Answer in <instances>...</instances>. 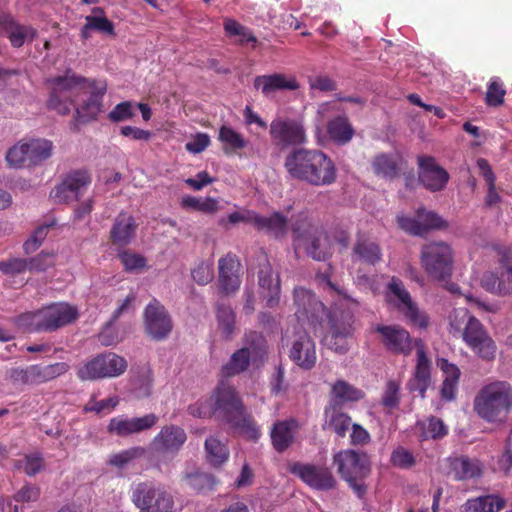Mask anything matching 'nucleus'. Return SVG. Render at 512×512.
Listing matches in <instances>:
<instances>
[{"label": "nucleus", "mask_w": 512, "mask_h": 512, "mask_svg": "<svg viewBox=\"0 0 512 512\" xmlns=\"http://www.w3.org/2000/svg\"><path fill=\"white\" fill-rule=\"evenodd\" d=\"M500 271L485 273L481 279L482 287L489 292L506 296L512 295V255L509 250L500 252Z\"/></svg>", "instance_id": "obj_14"}, {"label": "nucleus", "mask_w": 512, "mask_h": 512, "mask_svg": "<svg viewBox=\"0 0 512 512\" xmlns=\"http://www.w3.org/2000/svg\"><path fill=\"white\" fill-rule=\"evenodd\" d=\"M252 356L249 348H241L235 351L230 360L223 365L222 374L229 377L245 371L250 365Z\"/></svg>", "instance_id": "obj_42"}, {"label": "nucleus", "mask_w": 512, "mask_h": 512, "mask_svg": "<svg viewBox=\"0 0 512 512\" xmlns=\"http://www.w3.org/2000/svg\"><path fill=\"white\" fill-rule=\"evenodd\" d=\"M477 167L480 170L481 175L487 183L488 191L485 197V204L489 207L498 204L501 200L495 186L496 177L489 162L484 158L477 160Z\"/></svg>", "instance_id": "obj_40"}, {"label": "nucleus", "mask_w": 512, "mask_h": 512, "mask_svg": "<svg viewBox=\"0 0 512 512\" xmlns=\"http://www.w3.org/2000/svg\"><path fill=\"white\" fill-rule=\"evenodd\" d=\"M144 325L146 333L154 340L166 339L172 331V319L166 308L153 299L145 308Z\"/></svg>", "instance_id": "obj_13"}, {"label": "nucleus", "mask_w": 512, "mask_h": 512, "mask_svg": "<svg viewBox=\"0 0 512 512\" xmlns=\"http://www.w3.org/2000/svg\"><path fill=\"white\" fill-rule=\"evenodd\" d=\"M373 169L377 175L390 179L396 177L399 173V166L396 158L387 154H380L375 157L373 161Z\"/></svg>", "instance_id": "obj_50"}, {"label": "nucleus", "mask_w": 512, "mask_h": 512, "mask_svg": "<svg viewBox=\"0 0 512 512\" xmlns=\"http://www.w3.org/2000/svg\"><path fill=\"white\" fill-rule=\"evenodd\" d=\"M374 332L379 335V341L384 348L393 354L409 356L415 347V339L400 325L378 324Z\"/></svg>", "instance_id": "obj_12"}, {"label": "nucleus", "mask_w": 512, "mask_h": 512, "mask_svg": "<svg viewBox=\"0 0 512 512\" xmlns=\"http://www.w3.org/2000/svg\"><path fill=\"white\" fill-rule=\"evenodd\" d=\"M35 366L38 385L56 379L67 373L70 369V366L65 362H56L45 366L35 364Z\"/></svg>", "instance_id": "obj_49"}, {"label": "nucleus", "mask_w": 512, "mask_h": 512, "mask_svg": "<svg viewBox=\"0 0 512 512\" xmlns=\"http://www.w3.org/2000/svg\"><path fill=\"white\" fill-rule=\"evenodd\" d=\"M118 257L128 272H135L143 269L146 266V258L138 253L131 251H123L118 254Z\"/></svg>", "instance_id": "obj_62"}, {"label": "nucleus", "mask_w": 512, "mask_h": 512, "mask_svg": "<svg viewBox=\"0 0 512 512\" xmlns=\"http://www.w3.org/2000/svg\"><path fill=\"white\" fill-rule=\"evenodd\" d=\"M218 327L224 338H231L235 329V314L230 306L219 304L217 306Z\"/></svg>", "instance_id": "obj_52"}, {"label": "nucleus", "mask_w": 512, "mask_h": 512, "mask_svg": "<svg viewBox=\"0 0 512 512\" xmlns=\"http://www.w3.org/2000/svg\"><path fill=\"white\" fill-rule=\"evenodd\" d=\"M397 223L400 229L413 236H423L429 230L442 229L447 223L434 211L419 208L414 218L397 216Z\"/></svg>", "instance_id": "obj_15"}, {"label": "nucleus", "mask_w": 512, "mask_h": 512, "mask_svg": "<svg viewBox=\"0 0 512 512\" xmlns=\"http://www.w3.org/2000/svg\"><path fill=\"white\" fill-rule=\"evenodd\" d=\"M235 267L236 261L231 255H227L219 260L220 288L226 294L235 292L240 286V279L236 274Z\"/></svg>", "instance_id": "obj_30"}, {"label": "nucleus", "mask_w": 512, "mask_h": 512, "mask_svg": "<svg viewBox=\"0 0 512 512\" xmlns=\"http://www.w3.org/2000/svg\"><path fill=\"white\" fill-rule=\"evenodd\" d=\"M418 438L420 441L429 439H441L448 434V427L443 421L435 416H431L424 421L417 422Z\"/></svg>", "instance_id": "obj_34"}, {"label": "nucleus", "mask_w": 512, "mask_h": 512, "mask_svg": "<svg viewBox=\"0 0 512 512\" xmlns=\"http://www.w3.org/2000/svg\"><path fill=\"white\" fill-rule=\"evenodd\" d=\"M390 462L394 467L410 469L416 464V459L412 452L402 446H399L392 451Z\"/></svg>", "instance_id": "obj_60"}, {"label": "nucleus", "mask_w": 512, "mask_h": 512, "mask_svg": "<svg viewBox=\"0 0 512 512\" xmlns=\"http://www.w3.org/2000/svg\"><path fill=\"white\" fill-rule=\"evenodd\" d=\"M158 422V416L149 413L141 417L129 418L124 415L113 417L107 426L110 434L127 437L151 429Z\"/></svg>", "instance_id": "obj_18"}, {"label": "nucleus", "mask_w": 512, "mask_h": 512, "mask_svg": "<svg viewBox=\"0 0 512 512\" xmlns=\"http://www.w3.org/2000/svg\"><path fill=\"white\" fill-rule=\"evenodd\" d=\"M422 268L431 278L444 281L451 277L454 266V253L450 245L443 241L430 242L421 249Z\"/></svg>", "instance_id": "obj_8"}, {"label": "nucleus", "mask_w": 512, "mask_h": 512, "mask_svg": "<svg viewBox=\"0 0 512 512\" xmlns=\"http://www.w3.org/2000/svg\"><path fill=\"white\" fill-rule=\"evenodd\" d=\"M351 400L352 390L350 385L343 380H338L332 386L329 405L326 408L343 409Z\"/></svg>", "instance_id": "obj_45"}, {"label": "nucleus", "mask_w": 512, "mask_h": 512, "mask_svg": "<svg viewBox=\"0 0 512 512\" xmlns=\"http://www.w3.org/2000/svg\"><path fill=\"white\" fill-rule=\"evenodd\" d=\"M289 358L300 368L310 370L316 363L315 344L306 332H300L292 342Z\"/></svg>", "instance_id": "obj_24"}, {"label": "nucleus", "mask_w": 512, "mask_h": 512, "mask_svg": "<svg viewBox=\"0 0 512 512\" xmlns=\"http://www.w3.org/2000/svg\"><path fill=\"white\" fill-rule=\"evenodd\" d=\"M91 15L85 17V21L89 23V27L94 31L100 33L115 36L114 24L104 16V12L101 8L96 7L92 10Z\"/></svg>", "instance_id": "obj_51"}, {"label": "nucleus", "mask_w": 512, "mask_h": 512, "mask_svg": "<svg viewBox=\"0 0 512 512\" xmlns=\"http://www.w3.org/2000/svg\"><path fill=\"white\" fill-rule=\"evenodd\" d=\"M371 461L368 454L354 450V492L359 498H363L367 491V486L363 483H357L356 480L364 479L370 475Z\"/></svg>", "instance_id": "obj_35"}, {"label": "nucleus", "mask_w": 512, "mask_h": 512, "mask_svg": "<svg viewBox=\"0 0 512 512\" xmlns=\"http://www.w3.org/2000/svg\"><path fill=\"white\" fill-rule=\"evenodd\" d=\"M54 253L42 251L35 257L27 259V269L30 272H44L55 263Z\"/></svg>", "instance_id": "obj_61"}, {"label": "nucleus", "mask_w": 512, "mask_h": 512, "mask_svg": "<svg viewBox=\"0 0 512 512\" xmlns=\"http://www.w3.org/2000/svg\"><path fill=\"white\" fill-rule=\"evenodd\" d=\"M272 143L279 149L301 146L307 143V134L302 119L276 117L270 123Z\"/></svg>", "instance_id": "obj_10"}, {"label": "nucleus", "mask_w": 512, "mask_h": 512, "mask_svg": "<svg viewBox=\"0 0 512 512\" xmlns=\"http://www.w3.org/2000/svg\"><path fill=\"white\" fill-rule=\"evenodd\" d=\"M333 465L349 486H352V449L336 453L333 457Z\"/></svg>", "instance_id": "obj_53"}, {"label": "nucleus", "mask_w": 512, "mask_h": 512, "mask_svg": "<svg viewBox=\"0 0 512 512\" xmlns=\"http://www.w3.org/2000/svg\"><path fill=\"white\" fill-rule=\"evenodd\" d=\"M297 422L294 419L278 421L271 430V439L278 452L285 451L293 442Z\"/></svg>", "instance_id": "obj_31"}, {"label": "nucleus", "mask_w": 512, "mask_h": 512, "mask_svg": "<svg viewBox=\"0 0 512 512\" xmlns=\"http://www.w3.org/2000/svg\"><path fill=\"white\" fill-rule=\"evenodd\" d=\"M131 498L140 512H176L171 493L154 482L146 481L134 485Z\"/></svg>", "instance_id": "obj_9"}, {"label": "nucleus", "mask_w": 512, "mask_h": 512, "mask_svg": "<svg viewBox=\"0 0 512 512\" xmlns=\"http://www.w3.org/2000/svg\"><path fill=\"white\" fill-rule=\"evenodd\" d=\"M105 358V376L106 378H115L122 375L127 369V361L120 355L113 352L104 353Z\"/></svg>", "instance_id": "obj_56"}, {"label": "nucleus", "mask_w": 512, "mask_h": 512, "mask_svg": "<svg viewBox=\"0 0 512 512\" xmlns=\"http://www.w3.org/2000/svg\"><path fill=\"white\" fill-rule=\"evenodd\" d=\"M254 87L257 90H261L263 95L266 97H270L276 91L297 90L299 88V84L293 77H287L284 74L274 73L270 75H261L255 77Z\"/></svg>", "instance_id": "obj_26"}, {"label": "nucleus", "mask_w": 512, "mask_h": 512, "mask_svg": "<svg viewBox=\"0 0 512 512\" xmlns=\"http://www.w3.org/2000/svg\"><path fill=\"white\" fill-rule=\"evenodd\" d=\"M512 410V385L494 381L481 388L474 399V411L488 422L504 420Z\"/></svg>", "instance_id": "obj_5"}, {"label": "nucleus", "mask_w": 512, "mask_h": 512, "mask_svg": "<svg viewBox=\"0 0 512 512\" xmlns=\"http://www.w3.org/2000/svg\"><path fill=\"white\" fill-rule=\"evenodd\" d=\"M41 310L43 332H54L73 323L79 316L75 306L59 302L45 306Z\"/></svg>", "instance_id": "obj_16"}, {"label": "nucleus", "mask_w": 512, "mask_h": 512, "mask_svg": "<svg viewBox=\"0 0 512 512\" xmlns=\"http://www.w3.org/2000/svg\"><path fill=\"white\" fill-rule=\"evenodd\" d=\"M6 161L13 168L29 167L25 143H19L10 148L6 154Z\"/></svg>", "instance_id": "obj_59"}, {"label": "nucleus", "mask_w": 512, "mask_h": 512, "mask_svg": "<svg viewBox=\"0 0 512 512\" xmlns=\"http://www.w3.org/2000/svg\"><path fill=\"white\" fill-rule=\"evenodd\" d=\"M28 165H38L52 155L53 145L45 139H36L25 143Z\"/></svg>", "instance_id": "obj_39"}, {"label": "nucleus", "mask_w": 512, "mask_h": 512, "mask_svg": "<svg viewBox=\"0 0 512 512\" xmlns=\"http://www.w3.org/2000/svg\"><path fill=\"white\" fill-rule=\"evenodd\" d=\"M293 245L295 253L304 249L306 254L316 261H326L331 256L328 236L306 221L293 225Z\"/></svg>", "instance_id": "obj_7"}, {"label": "nucleus", "mask_w": 512, "mask_h": 512, "mask_svg": "<svg viewBox=\"0 0 512 512\" xmlns=\"http://www.w3.org/2000/svg\"><path fill=\"white\" fill-rule=\"evenodd\" d=\"M295 315L299 321L319 320L326 315L324 304L317 299L315 294L304 287H296L293 291Z\"/></svg>", "instance_id": "obj_19"}, {"label": "nucleus", "mask_w": 512, "mask_h": 512, "mask_svg": "<svg viewBox=\"0 0 512 512\" xmlns=\"http://www.w3.org/2000/svg\"><path fill=\"white\" fill-rule=\"evenodd\" d=\"M135 116L134 105L130 101L118 103L108 114L111 122L117 123L129 120Z\"/></svg>", "instance_id": "obj_63"}, {"label": "nucleus", "mask_w": 512, "mask_h": 512, "mask_svg": "<svg viewBox=\"0 0 512 512\" xmlns=\"http://www.w3.org/2000/svg\"><path fill=\"white\" fill-rule=\"evenodd\" d=\"M15 324L25 332H43L41 329V310L38 309L36 311H29L18 315L15 318Z\"/></svg>", "instance_id": "obj_54"}, {"label": "nucleus", "mask_w": 512, "mask_h": 512, "mask_svg": "<svg viewBox=\"0 0 512 512\" xmlns=\"http://www.w3.org/2000/svg\"><path fill=\"white\" fill-rule=\"evenodd\" d=\"M207 461L213 466H220L229 458V449L226 444L215 436H210L205 441Z\"/></svg>", "instance_id": "obj_41"}, {"label": "nucleus", "mask_w": 512, "mask_h": 512, "mask_svg": "<svg viewBox=\"0 0 512 512\" xmlns=\"http://www.w3.org/2000/svg\"><path fill=\"white\" fill-rule=\"evenodd\" d=\"M284 167L291 178L313 186H327L336 180L334 162L318 149H293L285 157Z\"/></svg>", "instance_id": "obj_3"}, {"label": "nucleus", "mask_w": 512, "mask_h": 512, "mask_svg": "<svg viewBox=\"0 0 512 512\" xmlns=\"http://www.w3.org/2000/svg\"><path fill=\"white\" fill-rule=\"evenodd\" d=\"M211 401L213 402L212 408L206 401H200L189 406V413L199 418H206L214 414L232 428L244 431L251 438H258L259 430L232 386L221 383L211 396Z\"/></svg>", "instance_id": "obj_2"}, {"label": "nucleus", "mask_w": 512, "mask_h": 512, "mask_svg": "<svg viewBox=\"0 0 512 512\" xmlns=\"http://www.w3.org/2000/svg\"><path fill=\"white\" fill-rule=\"evenodd\" d=\"M291 472L308 486L317 490H329L335 484L331 472L326 467L295 463Z\"/></svg>", "instance_id": "obj_21"}, {"label": "nucleus", "mask_w": 512, "mask_h": 512, "mask_svg": "<svg viewBox=\"0 0 512 512\" xmlns=\"http://www.w3.org/2000/svg\"><path fill=\"white\" fill-rule=\"evenodd\" d=\"M5 378L16 387L38 385L35 364L9 368L5 372Z\"/></svg>", "instance_id": "obj_36"}, {"label": "nucleus", "mask_w": 512, "mask_h": 512, "mask_svg": "<svg viewBox=\"0 0 512 512\" xmlns=\"http://www.w3.org/2000/svg\"><path fill=\"white\" fill-rule=\"evenodd\" d=\"M400 313L404 316L406 322L412 327L425 330L430 325L429 315L424 310H421L415 302L404 307Z\"/></svg>", "instance_id": "obj_46"}, {"label": "nucleus", "mask_w": 512, "mask_h": 512, "mask_svg": "<svg viewBox=\"0 0 512 512\" xmlns=\"http://www.w3.org/2000/svg\"><path fill=\"white\" fill-rule=\"evenodd\" d=\"M505 501L495 495H486L468 499L462 505V512H496L503 509Z\"/></svg>", "instance_id": "obj_32"}, {"label": "nucleus", "mask_w": 512, "mask_h": 512, "mask_svg": "<svg viewBox=\"0 0 512 512\" xmlns=\"http://www.w3.org/2000/svg\"><path fill=\"white\" fill-rule=\"evenodd\" d=\"M450 326L455 331H462L464 342L477 356L487 361L495 358V342L482 323L470 315L467 309H455L450 315Z\"/></svg>", "instance_id": "obj_4"}, {"label": "nucleus", "mask_w": 512, "mask_h": 512, "mask_svg": "<svg viewBox=\"0 0 512 512\" xmlns=\"http://www.w3.org/2000/svg\"><path fill=\"white\" fill-rule=\"evenodd\" d=\"M90 183L91 177L86 170L72 171L55 188V198L64 202L77 200L87 190Z\"/></svg>", "instance_id": "obj_22"}, {"label": "nucleus", "mask_w": 512, "mask_h": 512, "mask_svg": "<svg viewBox=\"0 0 512 512\" xmlns=\"http://www.w3.org/2000/svg\"><path fill=\"white\" fill-rule=\"evenodd\" d=\"M343 409L325 408L326 425L331 428L338 437H344L351 423V418Z\"/></svg>", "instance_id": "obj_44"}, {"label": "nucleus", "mask_w": 512, "mask_h": 512, "mask_svg": "<svg viewBox=\"0 0 512 512\" xmlns=\"http://www.w3.org/2000/svg\"><path fill=\"white\" fill-rule=\"evenodd\" d=\"M145 453L146 450L143 447H131L129 449L111 455L108 459V464L117 468H124L128 464H130L134 459L143 457Z\"/></svg>", "instance_id": "obj_55"}, {"label": "nucleus", "mask_w": 512, "mask_h": 512, "mask_svg": "<svg viewBox=\"0 0 512 512\" xmlns=\"http://www.w3.org/2000/svg\"><path fill=\"white\" fill-rule=\"evenodd\" d=\"M447 475L456 481H464L481 475V464L477 459L464 455H453L447 458Z\"/></svg>", "instance_id": "obj_25"}, {"label": "nucleus", "mask_w": 512, "mask_h": 512, "mask_svg": "<svg viewBox=\"0 0 512 512\" xmlns=\"http://www.w3.org/2000/svg\"><path fill=\"white\" fill-rule=\"evenodd\" d=\"M437 365L445 374L440 389L441 398L445 401H452L456 397L461 372L455 364L444 358L438 359Z\"/></svg>", "instance_id": "obj_29"}, {"label": "nucleus", "mask_w": 512, "mask_h": 512, "mask_svg": "<svg viewBox=\"0 0 512 512\" xmlns=\"http://www.w3.org/2000/svg\"><path fill=\"white\" fill-rule=\"evenodd\" d=\"M388 295L396 298L394 306L400 312L404 307L414 302L404 283L399 278L393 276L387 285Z\"/></svg>", "instance_id": "obj_48"}, {"label": "nucleus", "mask_w": 512, "mask_h": 512, "mask_svg": "<svg viewBox=\"0 0 512 512\" xmlns=\"http://www.w3.org/2000/svg\"><path fill=\"white\" fill-rule=\"evenodd\" d=\"M418 181L430 192L443 191L449 180V172L442 167L433 156H417Z\"/></svg>", "instance_id": "obj_11"}, {"label": "nucleus", "mask_w": 512, "mask_h": 512, "mask_svg": "<svg viewBox=\"0 0 512 512\" xmlns=\"http://www.w3.org/2000/svg\"><path fill=\"white\" fill-rule=\"evenodd\" d=\"M253 220L254 227L257 230L276 239L284 237L287 233V218L279 212H274L270 216H262L256 213Z\"/></svg>", "instance_id": "obj_27"}, {"label": "nucleus", "mask_w": 512, "mask_h": 512, "mask_svg": "<svg viewBox=\"0 0 512 512\" xmlns=\"http://www.w3.org/2000/svg\"><path fill=\"white\" fill-rule=\"evenodd\" d=\"M136 227L133 216L120 213L110 231L111 241L118 246L128 245L135 235Z\"/></svg>", "instance_id": "obj_28"}, {"label": "nucleus", "mask_w": 512, "mask_h": 512, "mask_svg": "<svg viewBox=\"0 0 512 512\" xmlns=\"http://www.w3.org/2000/svg\"><path fill=\"white\" fill-rule=\"evenodd\" d=\"M400 404V384L396 380H389L384 388L381 405L389 410L399 407Z\"/></svg>", "instance_id": "obj_58"}, {"label": "nucleus", "mask_w": 512, "mask_h": 512, "mask_svg": "<svg viewBox=\"0 0 512 512\" xmlns=\"http://www.w3.org/2000/svg\"><path fill=\"white\" fill-rule=\"evenodd\" d=\"M329 138L338 145L348 143L352 138V127L346 116L338 115L327 124Z\"/></svg>", "instance_id": "obj_33"}, {"label": "nucleus", "mask_w": 512, "mask_h": 512, "mask_svg": "<svg viewBox=\"0 0 512 512\" xmlns=\"http://www.w3.org/2000/svg\"><path fill=\"white\" fill-rule=\"evenodd\" d=\"M104 353L86 361L77 370V377L82 381H93L106 378Z\"/></svg>", "instance_id": "obj_37"}, {"label": "nucleus", "mask_w": 512, "mask_h": 512, "mask_svg": "<svg viewBox=\"0 0 512 512\" xmlns=\"http://www.w3.org/2000/svg\"><path fill=\"white\" fill-rule=\"evenodd\" d=\"M506 90L498 77L491 78L485 96V102L490 107H498L504 103Z\"/></svg>", "instance_id": "obj_57"}, {"label": "nucleus", "mask_w": 512, "mask_h": 512, "mask_svg": "<svg viewBox=\"0 0 512 512\" xmlns=\"http://www.w3.org/2000/svg\"><path fill=\"white\" fill-rule=\"evenodd\" d=\"M245 341V348H249L252 355L261 356L266 352V339L261 333L249 331L245 334Z\"/></svg>", "instance_id": "obj_64"}, {"label": "nucleus", "mask_w": 512, "mask_h": 512, "mask_svg": "<svg viewBox=\"0 0 512 512\" xmlns=\"http://www.w3.org/2000/svg\"><path fill=\"white\" fill-rule=\"evenodd\" d=\"M354 253L358 255L359 260L374 266L381 261L382 253L379 245L369 239H358L354 247Z\"/></svg>", "instance_id": "obj_43"}, {"label": "nucleus", "mask_w": 512, "mask_h": 512, "mask_svg": "<svg viewBox=\"0 0 512 512\" xmlns=\"http://www.w3.org/2000/svg\"><path fill=\"white\" fill-rule=\"evenodd\" d=\"M187 440L186 432L177 425H166L152 440V448L161 454L177 453Z\"/></svg>", "instance_id": "obj_23"}, {"label": "nucleus", "mask_w": 512, "mask_h": 512, "mask_svg": "<svg viewBox=\"0 0 512 512\" xmlns=\"http://www.w3.org/2000/svg\"><path fill=\"white\" fill-rule=\"evenodd\" d=\"M414 345L416 347V366L413 377L407 384L410 392H417L424 398L425 393L431 383V361L427 356L426 347L422 339L416 338Z\"/></svg>", "instance_id": "obj_17"}, {"label": "nucleus", "mask_w": 512, "mask_h": 512, "mask_svg": "<svg viewBox=\"0 0 512 512\" xmlns=\"http://www.w3.org/2000/svg\"><path fill=\"white\" fill-rule=\"evenodd\" d=\"M87 81L86 78L76 75L71 69H68L64 75L49 77L46 80L50 87V95L47 100L48 108L61 115H67L74 107L75 117L78 121L96 120L103 109V98L107 91V85L105 82L93 81L88 97L82 103L75 105L73 95L77 88Z\"/></svg>", "instance_id": "obj_1"}, {"label": "nucleus", "mask_w": 512, "mask_h": 512, "mask_svg": "<svg viewBox=\"0 0 512 512\" xmlns=\"http://www.w3.org/2000/svg\"><path fill=\"white\" fill-rule=\"evenodd\" d=\"M186 484L199 493H206L215 487V479L211 474L195 470L184 477Z\"/></svg>", "instance_id": "obj_47"}, {"label": "nucleus", "mask_w": 512, "mask_h": 512, "mask_svg": "<svg viewBox=\"0 0 512 512\" xmlns=\"http://www.w3.org/2000/svg\"><path fill=\"white\" fill-rule=\"evenodd\" d=\"M0 35L7 37L12 47L20 48L26 42H32L37 31L30 25L19 23L12 14L0 11Z\"/></svg>", "instance_id": "obj_20"}, {"label": "nucleus", "mask_w": 512, "mask_h": 512, "mask_svg": "<svg viewBox=\"0 0 512 512\" xmlns=\"http://www.w3.org/2000/svg\"><path fill=\"white\" fill-rule=\"evenodd\" d=\"M218 140L223 145L226 154L244 149L248 141L230 126L223 125L219 129Z\"/></svg>", "instance_id": "obj_38"}, {"label": "nucleus", "mask_w": 512, "mask_h": 512, "mask_svg": "<svg viewBox=\"0 0 512 512\" xmlns=\"http://www.w3.org/2000/svg\"><path fill=\"white\" fill-rule=\"evenodd\" d=\"M336 293L332 311L327 315L330 323V334L325 337L326 345L336 353L343 354L349 350V337L352 315L349 310L351 298L344 289L328 282Z\"/></svg>", "instance_id": "obj_6"}]
</instances>
